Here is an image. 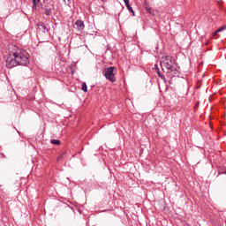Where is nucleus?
Here are the masks:
<instances>
[{"mask_svg": "<svg viewBox=\"0 0 226 226\" xmlns=\"http://www.w3.org/2000/svg\"><path fill=\"white\" fill-rule=\"evenodd\" d=\"M126 8L129 11H131V13H132V17H135V11H133V8H132V5L129 4L126 6Z\"/></svg>", "mask_w": 226, "mask_h": 226, "instance_id": "nucleus-8", "label": "nucleus"}, {"mask_svg": "<svg viewBox=\"0 0 226 226\" xmlns=\"http://www.w3.org/2000/svg\"><path fill=\"white\" fill-rule=\"evenodd\" d=\"M225 29V26H222L221 27H219L215 32V34H216V33H222V31H224Z\"/></svg>", "mask_w": 226, "mask_h": 226, "instance_id": "nucleus-11", "label": "nucleus"}, {"mask_svg": "<svg viewBox=\"0 0 226 226\" xmlns=\"http://www.w3.org/2000/svg\"><path fill=\"white\" fill-rule=\"evenodd\" d=\"M39 31H42V33H45L47 30V26H45V24L43 22H40L37 24Z\"/></svg>", "mask_w": 226, "mask_h": 226, "instance_id": "nucleus-6", "label": "nucleus"}, {"mask_svg": "<svg viewBox=\"0 0 226 226\" xmlns=\"http://www.w3.org/2000/svg\"><path fill=\"white\" fill-rule=\"evenodd\" d=\"M81 89L84 91V93H87V84H86V82L82 83Z\"/></svg>", "mask_w": 226, "mask_h": 226, "instance_id": "nucleus-9", "label": "nucleus"}, {"mask_svg": "<svg viewBox=\"0 0 226 226\" xmlns=\"http://www.w3.org/2000/svg\"><path fill=\"white\" fill-rule=\"evenodd\" d=\"M116 67H108L104 70V77L109 82H116Z\"/></svg>", "mask_w": 226, "mask_h": 226, "instance_id": "nucleus-3", "label": "nucleus"}, {"mask_svg": "<svg viewBox=\"0 0 226 226\" xmlns=\"http://www.w3.org/2000/svg\"><path fill=\"white\" fill-rule=\"evenodd\" d=\"M222 174H225L226 175V171L222 172Z\"/></svg>", "mask_w": 226, "mask_h": 226, "instance_id": "nucleus-16", "label": "nucleus"}, {"mask_svg": "<svg viewBox=\"0 0 226 226\" xmlns=\"http://www.w3.org/2000/svg\"><path fill=\"white\" fill-rule=\"evenodd\" d=\"M65 4H70V0H64Z\"/></svg>", "mask_w": 226, "mask_h": 226, "instance_id": "nucleus-15", "label": "nucleus"}, {"mask_svg": "<svg viewBox=\"0 0 226 226\" xmlns=\"http://www.w3.org/2000/svg\"><path fill=\"white\" fill-rule=\"evenodd\" d=\"M161 68L162 72H166L170 77H179V69L174 65V58H172V56H162Z\"/></svg>", "mask_w": 226, "mask_h": 226, "instance_id": "nucleus-2", "label": "nucleus"}, {"mask_svg": "<svg viewBox=\"0 0 226 226\" xmlns=\"http://www.w3.org/2000/svg\"><path fill=\"white\" fill-rule=\"evenodd\" d=\"M146 10L148 11V13H153V9L147 5L146 6Z\"/></svg>", "mask_w": 226, "mask_h": 226, "instance_id": "nucleus-12", "label": "nucleus"}, {"mask_svg": "<svg viewBox=\"0 0 226 226\" xmlns=\"http://www.w3.org/2000/svg\"><path fill=\"white\" fill-rule=\"evenodd\" d=\"M124 3L125 4V6H129L130 5V0H124Z\"/></svg>", "mask_w": 226, "mask_h": 226, "instance_id": "nucleus-13", "label": "nucleus"}, {"mask_svg": "<svg viewBox=\"0 0 226 226\" xmlns=\"http://www.w3.org/2000/svg\"><path fill=\"white\" fill-rule=\"evenodd\" d=\"M154 70L156 71L158 77H160L164 82H167L165 76H163V74H162V72H160V68L158 67V64H154Z\"/></svg>", "mask_w": 226, "mask_h": 226, "instance_id": "nucleus-5", "label": "nucleus"}, {"mask_svg": "<svg viewBox=\"0 0 226 226\" xmlns=\"http://www.w3.org/2000/svg\"><path fill=\"white\" fill-rule=\"evenodd\" d=\"M33 2V8H36L38 4H40V0H32Z\"/></svg>", "mask_w": 226, "mask_h": 226, "instance_id": "nucleus-10", "label": "nucleus"}, {"mask_svg": "<svg viewBox=\"0 0 226 226\" xmlns=\"http://www.w3.org/2000/svg\"><path fill=\"white\" fill-rule=\"evenodd\" d=\"M5 64L9 69L14 66H27L29 64V53L24 49H17L11 51L9 55L5 56Z\"/></svg>", "mask_w": 226, "mask_h": 226, "instance_id": "nucleus-1", "label": "nucleus"}, {"mask_svg": "<svg viewBox=\"0 0 226 226\" xmlns=\"http://www.w3.org/2000/svg\"><path fill=\"white\" fill-rule=\"evenodd\" d=\"M45 15H50V11H49V9H46Z\"/></svg>", "mask_w": 226, "mask_h": 226, "instance_id": "nucleus-14", "label": "nucleus"}, {"mask_svg": "<svg viewBox=\"0 0 226 226\" xmlns=\"http://www.w3.org/2000/svg\"><path fill=\"white\" fill-rule=\"evenodd\" d=\"M51 144L55 146H61V141L59 139H51Z\"/></svg>", "mask_w": 226, "mask_h": 226, "instance_id": "nucleus-7", "label": "nucleus"}, {"mask_svg": "<svg viewBox=\"0 0 226 226\" xmlns=\"http://www.w3.org/2000/svg\"><path fill=\"white\" fill-rule=\"evenodd\" d=\"M76 29L78 31H84L86 25L84 24V21L80 19H77L75 22Z\"/></svg>", "mask_w": 226, "mask_h": 226, "instance_id": "nucleus-4", "label": "nucleus"}]
</instances>
